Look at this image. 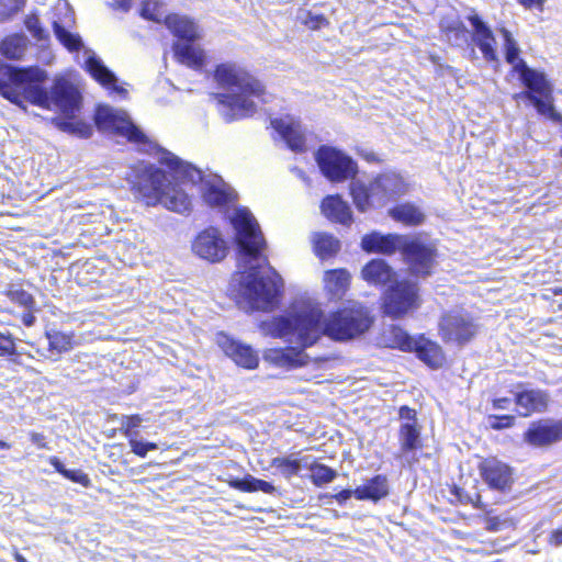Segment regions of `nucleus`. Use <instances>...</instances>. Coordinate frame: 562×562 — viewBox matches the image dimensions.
<instances>
[{"label": "nucleus", "instance_id": "nucleus-14", "mask_svg": "<svg viewBox=\"0 0 562 562\" xmlns=\"http://www.w3.org/2000/svg\"><path fill=\"white\" fill-rule=\"evenodd\" d=\"M192 250L209 262H220L226 257L228 248L221 233L210 227L195 237Z\"/></svg>", "mask_w": 562, "mask_h": 562}, {"label": "nucleus", "instance_id": "nucleus-18", "mask_svg": "<svg viewBox=\"0 0 562 562\" xmlns=\"http://www.w3.org/2000/svg\"><path fill=\"white\" fill-rule=\"evenodd\" d=\"M217 345L237 366L246 369L258 367V353L249 345L241 344L223 333L217 335Z\"/></svg>", "mask_w": 562, "mask_h": 562}, {"label": "nucleus", "instance_id": "nucleus-17", "mask_svg": "<svg viewBox=\"0 0 562 562\" xmlns=\"http://www.w3.org/2000/svg\"><path fill=\"white\" fill-rule=\"evenodd\" d=\"M405 192V182L394 172L382 173L371 182V194L376 206H383L390 200L396 199Z\"/></svg>", "mask_w": 562, "mask_h": 562}, {"label": "nucleus", "instance_id": "nucleus-62", "mask_svg": "<svg viewBox=\"0 0 562 562\" xmlns=\"http://www.w3.org/2000/svg\"><path fill=\"white\" fill-rule=\"evenodd\" d=\"M35 316L33 314V311H29L26 313H24L22 315V323L26 326V327H31L35 324Z\"/></svg>", "mask_w": 562, "mask_h": 562}, {"label": "nucleus", "instance_id": "nucleus-60", "mask_svg": "<svg viewBox=\"0 0 562 562\" xmlns=\"http://www.w3.org/2000/svg\"><path fill=\"white\" fill-rule=\"evenodd\" d=\"M49 463L54 467V469L60 473L61 475L65 474L67 468L65 464L57 458V457H50Z\"/></svg>", "mask_w": 562, "mask_h": 562}, {"label": "nucleus", "instance_id": "nucleus-45", "mask_svg": "<svg viewBox=\"0 0 562 562\" xmlns=\"http://www.w3.org/2000/svg\"><path fill=\"white\" fill-rule=\"evenodd\" d=\"M25 26L32 36L37 41L48 40V32L42 26L37 15H29L25 19Z\"/></svg>", "mask_w": 562, "mask_h": 562}, {"label": "nucleus", "instance_id": "nucleus-7", "mask_svg": "<svg viewBox=\"0 0 562 562\" xmlns=\"http://www.w3.org/2000/svg\"><path fill=\"white\" fill-rule=\"evenodd\" d=\"M170 32L178 37L173 44L175 55L181 64L198 69L204 65L205 54L194 41L200 37L198 25L187 16L170 14L165 16Z\"/></svg>", "mask_w": 562, "mask_h": 562}, {"label": "nucleus", "instance_id": "nucleus-36", "mask_svg": "<svg viewBox=\"0 0 562 562\" xmlns=\"http://www.w3.org/2000/svg\"><path fill=\"white\" fill-rule=\"evenodd\" d=\"M350 192L353 203L359 211L364 212L371 206H376L371 194V183L367 187L361 182H351Z\"/></svg>", "mask_w": 562, "mask_h": 562}, {"label": "nucleus", "instance_id": "nucleus-47", "mask_svg": "<svg viewBox=\"0 0 562 562\" xmlns=\"http://www.w3.org/2000/svg\"><path fill=\"white\" fill-rule=\"evenodd\" d=\"M15 353L16 348L12 334L0 331V357L13 356Z\"/></svg>", "mask_w": 562, "mask_h": 562}, {"label": "nucleus", "instance_id": "nucleus-16", "mask_svg": "<svg viewBox=\"0 0 562 562\" xmlns=\"http://www.w3.org/2000/svg\"><path fill=\"white\" fill-rule=\"evenodd\" d=\"M525 441L532 447H547L562 440V420L540 419L530 424L524 434Z\"/></svg>", "mask_w": 562, "mask_h": 562}, {"label": "nucleus", "instance_id": "nucleus-11", "mask_svg": "<svg viewBox=\"0 0 562 562\" xmlns=\"http://www.w3.org/2000/svg\"><path fill=\"white\" fill-rule=\"evenodd\" d=\"M413 274L428 277L437 256L436 246L419 236H407L401 251Z\"/></svg>", "mask_w": 562, "mask_h": 562}, {"label": "nucleus", "instance_id": "nucleus-22", "mask_svg": "<svg viewBox=\"0 0 562 562\" xmlns=\"http://www.w3.org/2000/svg\"><path fill=\"white\" fill-rule=\"evenodd\" d=\"M406 235L398 234H381L372 232L362 237L361 247L367 252H380L383 255H392L396 250L402 251Z\"/></svg>", "mask_w": 562, "mask_h": 562}, {"label": "nucleus", "instance_id": "nucleus-55", "mask_svg": "<svg viewBox=\"0 0 562 562\" xmlns=\"http://www.w3.org/2000/svg\"><path fill=\"white\" fill-rule=\"evenodd\" d=\"M254 483L257 484V491H261L266 494H272L276 491V487L270 482L256 477Z\"/></svg>", "mask_w": 562, "mask_h": 562}, {"label": "nucleus", "instance_id": "nucleus-42", "mask_svg": "<svg viewBox=\"0 0 562 562\" xmlns=\"http://www.w3.org/2000/svg\"><path fill=\"white\" fill-rule=\"evenodd\" d=\"M5 295L9 297L11 302L19 304L20 306H23L29 311L35 310V299L33 297L32 294H30L23 289L10 288L5 292Z\"/></svg>", "mask_w": 562, "mask_h": 562}, {"label": "nucleus", "instance_id": "nucleus-31", "mask_svg": "<svg viewBox=\"0 0 562 562\" xmlns=\"http://www.w3.org/2000/svg\"><path fill=\"white\" fill-rule=\"evenodd\" d=\"M389 213L393 220L409 226L420 225L425 221L424 212L412 203L398 204L391 209Z\"/></svg>", "mask_w": 562, "mask_h": 562}, {"label": "nucleus", "instance_id": "nucleus-57", "mask_svg": "<svg viewBox=\"0 0 562 562\" xmlns=\"http://www.w3.org/2000/svg\"><path fill=\"white\" fill-rule=\"evenodd\" d=\"M547 0H518L525 9L538 8L540 11L543 10V4Z\"/></svg>", "mask_w": 562, "mask_h": 562}, {"label": "nucleus", "instance_id": "nucleus-24", "mask_svg": "<svg viewBox=\"0 0 562 562\" xmlns=\"http://www.w3.org/2000/svg\"><path fill=\"white\" fill-rule=\"evenodd\" d=\"M322 213L330 221L349 225L352 222L350 206L339 195L326 196L321 205Z\"/></svg>", "mask_w": 562, "mask_h": 562}, {"label": "nucleus", "instance_id": "nucleus-32", "mask_svg": "<svg viewBox=\"0 0 562 562\" xmlns=\"http://www.w3.org/2000/svg\"><path fill=\"white\" fill-rule=\"evenodd\" d=\"M414 349L417 352L418 358L431 368L441 367L445 357L441 347L430 340H424L416 342Z\"/></svg>", "mask_w": 562, "mask_h": 562}, {"label": "nucleus", "instance_id": "nucleus-23", "mask_svg": "<svg viewBox=\"0 0 562 562\" xmlns=\"http://www.w3.org/2000/svg\"><path fill=\"white\" fill-rule=\"evenodd\" d=\"M157 203H160L168 210L180 214L188 212L191 206V200L188 193H186L180 187L171 184L170 179Z\"/></svg>", "mask_w": 562, "mask_h": 562}, {"label": "nucleus", "instance_id": "nucleus-26", "mask_svg": "<svg viewBox=\"0 0 562 562\" xmlns=\"http://www.w3.org/2000/svg\"><path fill=\"white\" fill-rule=\"evenodd\" d=\"M440 30L443 32L448 42L457 47L469 45L470 32L459 18H446L440 22Z\"/></svg>", "mask_w": 562, "mask_h": 562}, {"label": "nucleus", "instance_id": "nucleus-51", "mask_svg": "<svg viewBox=\"0 0 562 562\" xmlns=\"http://www.w3.org/2000/svg\"><path fill=\"white\" fill-rule=\"evenodd\" d=\"M254 481H256V477L247 475L244 479L233 481L231 486L243 492H256L257 484H255Z\"/></svg>", "mask_w": 562, "mask_h": 562}, {"label": "nucleus", "instance_id": "nucleus-46", "mask_svg": "<svg viewBox=\"0 0 562 562\" xmlns=\"http://www.w3.org/2000/svg\"><path fill=\"white\" fill-rule=\"evenodd\" d=\"M128 442L132 452L142 458H145L148 451L158 449L156 443L138 440L137 436L130 438Z\"/></svg>", "mask_w": 562, "mask_h": 562}, {"label": "nucleus", "instance_id": "nucleus-35", "mask_svg": "<svg viewBox=\"0 0 562 562\" xmlns=\"http://www.w3.org/2000/svg\"><path fill=\"white\" fill-rule=\"evenodd\" d=\"M313 243L316 255L322 259L334 256L340 247L339 240L326 233L315 234Z\"/></svg>", "mask_w": 562, "mask_h": 562}, {"label": "nucleus", "instance_id": "nucleus-9", "mask_svg": "<svg viewBox=\"0 0 562 562\" xmlns=\"http://www.w3.org/2000/svg\"><path fill=\"white\" fill-rule=\"evenodd\" d=\"M131 183L140 196L147 200V204H156L167 186L169 178L154 165L139 162L131 175Z\"/></svg>", "mask_w": 562, "mask_h": 562}, {"label": "nucleus", "instance_id": "nucleus-64", "mask_svg": "<svg viewBox=\"0 0 562 562\" xmlns=\"http://www.w3.org/2000/svg\"><path fill=\"white\" fill-rule=\"evenodd\" d=\"M15 560L16 562H27L26 559L18 552L15 553Z\"/></svg>", "mask_w": 562, "mask_h": 562}, {"label": "nucleus", "instance_id": "nucleus-2", "mask_svg": "<svg viewBox=\"0 0 562 562\" xmlns=\"http://www.w3.org/2000/svg\"><path fill=\"white\" fill-rule=\"evenodd\" d=\"M238 250L239 294L252 310L271 311L279 302L283 281L262 255L266 240L259 224L246 207L231 216Z\"/></svg>", "mask_w": 562, "mask_h": 562}, {"label": "nucleus", "instance_id": "nucleus-6", "mask_svg": "<svg viewBox=\"0 0 562 562\" xmlns=\"http://www.w3.org/2000/svg\"><path fill=\"white\" fill-rule=\"evenodd\" d=\"M160 161L170 168L175 180L191 184L200 182L203 199L209 205L221 206L235 199V192L220 176L204 175L201 169L167 150H161Z\"/></svg>", "mask_w": 562, "mask_h": 562}, {"label": "nucleus", "instance_id": "nucleus-39", "mask_svg": "<svg viewBox=\"0 0 562 562\" xmlns=\"http://www.w3.org/2000/svg\"><path fill=\"white\" fill-rule=\"evenodd\" d=\"M387 335L393 348L411 351L415 347L416 341L400 326H391Z\"/></svg>", "mask_w": 562, "mask_h": 562}, {"label": "nucleus", "instance_id": "nucleus-33", "mask_svg": "<svg viewBox=\"0 0 562 562\" xmlns=\"http://www.w3.org/2000/svg\"><path fill=\"white\" fill-rule=\"evenodd\" d=\"M398 439L403 454L413 452L422 446L420 428L418 425L401 424Z\"/></svg>", "mask_w": 562, "mask_h": 562}, {"label": "nucleus", "instance_id": "nucleus-61", "mask_svg": "<svg viewBox=\"0 0 562 562\" xmlns=\"http://www.w3.org/2000/svg\"><path fill=\"white\" fill-rule=\"evenodd\" d=\"M352 495L355 496V490L353 491L342 490L335 497H336L337 502L341 504V503H345L346 501H348Z\"/></svg>", "mask_w": 562, "mask_h": 562}, {"label": "nucleus", "instance_id": "nucleus-13", "mask_svg": "<svg viewBox=\"0 0 562 562\" xmlns=\"http://www.w3.org/2000/svg\"><path fill=\"white\" fill-rule=\"evenodd\" d=\"M439 330L443 340L463 345L475 335L476 325L469 314L452 311L441 317Z\"/></svg>", "mask_w": 562, "mask_h": 562}, {"label": "nucleus", "instance_id": "nucleus-8", "mask_svg": "<svg viewBox=\"0 0 562 562\" xmlns=\"http://www.w3.org/2000/svg\"><path fill=\"white\" fill-rule=\"evenodd\" d=\"M94 121L99 130L116 133L127 137L130 142L140 145L148 144L147 136L132 122L125 111L116 110L110 105H99Z\"/></svg>", "mask_w": 562, "mask_h": 562}, {"label": "nucleus", "instance_id": "nucleus-38", "mask_svg": "<svg viewBox=\"0 0 562 562\" xmlns=\"http://www.w3.org/2000/svg\"><path fill=\"white\" fill-rule=\"evenodd\" d=\"M46 337L48 339L49 350L56 352V355L67 352L72 348V335L70 334L47 330Z\"/></svg>", "mask_w": 562, "mask_h": 562}, {"label": "nucleus", "instance_id": "nucleus-56", "mask_svg": "<svg viewBox=\"0 0 562 562\" xmlns=\"http://www.w3.org/2000/svg\"><path fill=\"white\" fill-rule=\"evenodd\" d=\"M548 542L553 547L562 546V528H558L551 531Z\"/></svg>", "mask_w": 562, "mask_h": 562}, {"label": "nucleus", "instance_id": "nucleus-37", "mask_svg": "<svg viewBox=\"0 0 562 562\" xmlns=\"http://www.w3.org/2000/svg\"><path fill=\"white\" fill-rule=\"evenodd\" d=\"M77 112L78 111H76L72 116H67L65 113H63V115L65 117L64 119H56L54 121L55 125L59 130H61L64 132H68V133H72V134H78L81 137L88 138L92 134L91 126L86 124V123H82V122H72L71 121L76 116Z\"/></svg>", "mask_w": 562, "mask_h": 562}, {"label": "nucleus", "instance_id": "nucleus-48", "mask_svg": "<svg viewBox=\"0 0 562 562\" xmlns=\"http://www.w3.org/2000/svg\"><path fill=\"white\" fill-rule=\"evenodd\" d=\"M23 5V0H0V20H5L16 13Z\"/></svg>", "mask_w": 562, "mask_h": 562}, {"label": "nucleus", "instance_id": "nucleus-44", "mask_svg": "<svg viewBox=\"0 0 562 562\" xmlns=\"http://www.w3.org/2000/svg\"><path fill=\"white\" fill-rule=\"evenodd\" d=\"M272 464L282 470L285 476L297 475L301 471V461L291 458H274Z\"/></svg>", "mask_w": 562, "mask_h": 562}, {"label": "nucleus", "instance_id": "nucleus-53", "mask_svg": "<svg viewBox=\"0 0 562 562\" xmlns=\"http://www.w3.org/2000/svg\"><path fill=\"white\" fill-rule=\"evenodd\" d=\"M398 417L402 424L418 425L416 411L406 405L400 407Z\"/></svg>", "mask_w": 562, "mask_h": 562}, {"label": "nucleus", "instance_id": "nucleus-50", "mask_svg": "<svg viewBox=\"0 0 562 562\" xmlns=\"http://www.w3.org/2000/svg\"><path fill=\"white\" fill-rule=\"evenodd\" d=\"M303 22L311 30H319L328 24V21L324 15L314 14L312 12L306 13V16L304 18Z\"/></svg>", "mask_w": 562, "mask_h": 562}, {"label": "nucleus", "instance_id": "nucleus-43", "mask_svg": "<svg viewBox=\"0 0 562 562\" xmlns=\"http://www.w3.org/2000/svg\"><path fill=\"white\" fill-rule=\"evenodd\" d=\"M161 4L158 1L146 0L142 4L140 14L143 18L160 22L165 20V13L161 10Z\"/></svg>", "mask_w": 562, "mask_h": 562}, {"label": "nucleus", "instance_id": "nucleus-19", "mask_svg": "<svg viewBox=\"0 0 562 562\" xmlns=\"http://www.w3.org/2000/svg\"><path fill=\"white\" fill-rule=\"evenodd\" d=\"M467 19L473 29L471 38L481 50L484 59L497 61L496 40L491 27L475 12H472Z\"/></svg>", "mask_w": 562, "mask_h": 562}, {"label": "nucleus", "instance_id": "nucleus-29", "mask_svg": "<svg viewBox=\"0 0 562 562\" xmlns=\"http://www.w3.org/2000/svg\"><path fill=\"white\" fill-rule=\"evenodd\" d=\"M325 288L334 299H340L346 293L350 282V274L345 269L328 270L324 276Z\"/></svg>", "mask_w": 562, "mask_h": 562}, {"label": "nucleus", "instance_id": "nucleus-41", "mask_svg": "<svg viewBox=\"0 0 562 562\" xmlns=\"http://www.w3.org/2000/svg\"><path fill=\"white\" fill-rule=\"evenodd\" d=\"M112 420L120 422V430L125 437L130 439L132 437L138 436V431L135 430V428L140 426L143 418L139 415H114Z\"/></svg>", "mask_w": 562, "mask_h": 562}, {"label": "nucleus", "instance_id": "nucleus-54", "mask_svg": "<svg viewBox=\"0 0 562 562\" xmlns=\"http://www.w3.org/2000/svg\"><path fill=\"white\" fill-rule=\"evenodd\" d=\"M508 526L507 519H502L498 516L487 517L486 518V530L488 531H499Z\"/></svg>", "mask_w": 562, "mask_h": 562}, {"label": "nucleus", "instance_id": "nucleus-1", "mask_svg": "<svg viewBox=\"0 0 562 562\" xmlns=\"http://www.w3.org/2000/svg\"><path fill=\"white\" fill-rule=\"evenodd\" d=\"M371 324L368 312L360 305L339 310L328 316L318 308H311L276 317L267 325L268 331L280 338L294 335L301 348H270L263 358L279 368L302 367L308 359L304 349L313 346L322 336L345 341L366 333Z\"/></svg>", "mask_w": 562, "mask_h": 562}, {"label": "nucleus", "instance_id": "nucleus-15", "mask_svg": "<svg viewBox=\"0 0 562 562\" xmlns=\"http://www.w3.org/2000/svg\"><path fill=\"white\" fill-rule=\"evenodd\" d=\"M516 387L517 391L514 392V402L519 416L528 417L535 413H543L548 409L550 395L547 391L526 389L522 383L517 384Z\"/></svg>", "mask_w": 562, "mask_h": 562}, {"label": "nucleus", "instance_id": "nucleus-21", "mask_svg": "<svg viewBox=\"0 0 562 562\" xmlns=\"http://www.w3.org/2000/svg\"><path fill=\"white\" fill-rule=\"evenodd\" d=\"M479 470L484 482L493 490L505 491L513 482L510 468L495 458L483 460Z\"/></svg>", "mask_w": 562, "mask_h": 562}, {"label": "nucleus", "instance_id": "nucleus-25", "mask_svg": "<svg viewBox=\"0 0 562 562\" xmlns=\"http://www.w3.org/2000/svg\"><path fill=\"white\" fill-rule=\"evenodd\" d=\"M86 68L88 72L102 86L113 88L119 93L126 92L123 88L116 87V76L94 54L87 57Z\"/></svg>", "mask_w": 562, "mask_h": 562}, {"label": "nucleus", "instance_id": "nucleus-12", "mask_svg": "<svg viewBox=\"0 0 562 562\" xmlns=\"http://www.w3.org/2000/svg\"><path fill=\"white\" fill-rule=\"evenodd\" d=\"M385 314L400 317L418 306V286L413 281H398L392 285L384 296Z\"/></svg>", "mask_w": 562, "mask_h": 562}, {"label": "nucleus", "instance_id": "nucleus-63", "mask_svg": "<svg viewBox=\"0 0 562 562\" xmlns=\"http://www.w3.org/2000/svg\"><path fill=\"white\" fill-rule=\"evenodd\" d=\"M31 440L33 443L37 445L38 447H44V436L37 432L32 434Z\"/></svg>", "mask_w": 562, "mask_h": 562}, {"label": "nucleus", "instance_id": "nucleus-49", "mask_svg": "<svg viewBox=\"0 0 562 562\" xmlns=\"http://www.w3.org/2000/svg\"><path fill=\"white\" fill-rule=\"evenodd\" d=\"M488 420L491 428L499 430L510 428L515 423V417L512 415H491L488 416Z\"/></svg>", "mask_w": 562, "mask_h": 562}, {"label": "nucleus", "instance_id": "nucleus-34", "mask_svg": "<svg viewBox=\"0 0 562 562\" xmlns=\"http://www.w3.org/2000/svg\"><path fill=\"white\" fill-rule=\"evenodd\" d=\"M27 47V38L24 35L13 34L7 36L0 44V52L9 59H20Z\"/></svg>", "mask_w": 562, "mask_h": 562}, {"label": "nucleus", "instance_id": "nucleus-3", "mask_svg": "<svg viewBox=\"0 0 562 562\" xmlns=\"http://www.w3.org/2000/svg\"><path fill=\"white\" fill-rule=\"evenodd\" d=\"M47 80V72L38 66H10L7 69V79L0 81V94L19 106L29 102L49 110L54 104L67 116L79 111L81 95L72 83L58 78L48 90L45 87Z\"/></svg>", "mask_w": 562, "mask_h": 562}, {"label": "nucleus", "instance_id": "nucleus-27", "mask_svg": "<svg viewBox=\"0 0 562 562\" xmlns=\"http://www.w3.org/2000/svg\"><path fill=\"white\" fill-rule=\"evenodd\" d=\"M389 494V482L384 475L378 474L366 484L355 490V497L359 501L370 499L378 502Z\"/></svg>", "mask_w": 562, "mask_h": 562}, {"label": "nucleus", "instance_id": "nucleus-28", "mask_svg": "<svg viewBox=\"0 0 562 562\" xmlns=\"http://www.w3.org/2000/svg\"><path fill=\"white\" fill-rule=\"evenodd\" d=\"M362 278L371 284H386L395 276L393 269L383 259H372L362 269Z\"/></svg>", "mask_w": 562, "mask_h": 562}, {"label": "nucleus", "instance_id": "nucleus-30", "mask_svg": "<svg viewBox=\"0 0 562 562\" xmlns=\"http://www.w3.org/2000/svg\"><path fill=\"white\" fill-rule=\"evenodd\" d=\"M72 15L70 14L67 21L61 23L58 20L53 21V30L58 42L66 47L69 52H78L83 46V42L79 34L72 33L68 30V25L72 23Z\"/></svg>", "mask_w": 562, "mask_h": 562}, {"label": "nucleus", "instance_id": "nucleus-4", "mask_svg": "<svg viewBox=\"0 0 562 562\" xmlns=\"http://www.w3.org/2000/svg\"><path fill=\"white\" fill-rule=\"evenodd\" d=\"M214 79L217 85L229 91L218 93L216 99L224 109L222 115L226 122L250 116L256 111V104L251 97L265 100V87L237 63H223L216 66Z\"/></svg>", "mask_w": 562, "mask_h": 562}, {"label": "nucleus", "instance_id": "nucleus-52", "mask_svg": "<svg viewBox=\"0 0 562 562\" xmlns=\"http://www.w3.org/2000/svg\"><path fill=\"white\" fill-rule=\"evenodd\" d=\"M64 476L75 483H79L80 485L88 487L91 483L88 474H86L81 470H66Z\"/></svg>", "mask_w": 562, "mask_h": 562}, {"label": "nucleus", "instance_id": "nucleus-20", "mask_svg": "<svg viewBox=\"0 0 562 562\" xmlns=\"http://www.w3.org/2000/svg\"><path fill=\"white\" fill-rule=\"evenodd\" d=\"M272 128L293 151H305V131L299 120L286 116L271 121Z\"/></svg>", "mask_w": 562, "mask_h": 562}, {"label": "nucleus", "instance_id": "nucleus-40", "mask_svg": "<svg viewBox=\"0 0 562 562\" xmlns=\"http://www.w3.org/2000/svg\"><path fill=\"white\" fill-rule=\"evenodd\" d=\"M310 469L312 482L317 486L334 481L337 475L335 470L322 463H314Z\"/></svg>", "mask_w": 562, "mask_h": 562}, {"label": "nucleus", "instance_id": "nucleus-59", "mask_svg": "<svg viewBox=\"0 0 562 562\" xmlns=\"http://www.w3.org/2000/svg\"><path fill=\"white\" fill-rule=\"evenodd\" d=\"M110 5L126 12L131 8V0H111Z\"/></svg>", "mask_w": 562, "mask_h": 562}, {"label": "nucleus", "instance_id": "nucleus-58", "mask_svg": "<svg viewBox=\"0 0 562 562\" xmlns=\"http://www.w3.org/2000/svg\"><path fill=\"white\" fill-rule=\"evenodd\" d=\"M512 405V400L508 397H499L493 400L494 409H508Z\"/></svg>", "mask_w": 562, "mask_h": 562}, {"label": "nucleus", "instance_id": "nucleus-5", "mask_svg": "<svg viewBox=\"0 0 562 562\" xmlns=\"http://www.w3.org/2000/svg\"><path fill=\"white\" fill-rule=\"evenodd\" d=\"M504 38L505 59L513 66V70L518 74L525 90L514 94L516 101L527 100L532 104L537 112L552 121H559L560 114L553 106V88L546 75L533 68H530L524 59L519 58L520 49L512 33L506 29H499Z\"/></svg>", "mask_w": 562, "mask_h": 562}, {"label": "nucleus", "instance_id": "nucleus-10", "mask_svg": "<svg viewBox=\"0 0 562 562\" xmlns=\"http://www.w3.org/2000/svg\"><path fill=\"white\" fill-rule=\"evenodd\" d=\"M315 159L322 173L331 182L345 181L357 173V164L352 158L335 147L321 146Z\"/></svg>", "mask_w": 562, "mask_h": 562}]
</instances>
